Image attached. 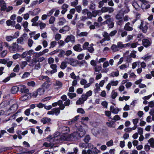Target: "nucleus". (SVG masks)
<instances>
[{"label":"nucleus","instance_id":"nucleus-6","mask_svg":"<svg viewBox=\"0 0 154 154\" xmlns=\"http://www.w3.org/2000/svg\"><path fill=\"white\" fill-rule=\"evenodd\" d=\"M140 8L143 9H147L150 7L149 3L145 0H140Z\"/></svg>","mask_w":154,"mask_h":154},{"label":"nucleus","instance_id":"nucleus-21","mask_svg":"<svg viewBox=\"0 0 154 154\" xmlns=\"http://www.w3.org/2000/svg\"><path fill=\"white\" fill-rule=\"evenodd\" d=\"M51 119L50 118L48 117H44L42 118L41 120V122L43 124H45L48 123L50 122Z\"/></svg>","mask_w":154,"mask_h":154},{"label":"nucleus","instance_id":"nucleus-35","mask_svg":"<svg viewBox=\"0 0 154 154\" xmlns=\"http://www.w3.org/2000/svg\"><path fill=\"white\" fill-rule=\"evenodd\" d=\"M111 49L113 52H116L118 50V47L117 45H116L113 44L111 47Z\"/></svg>","mask_w":154,"mask_h":154},{"label":"nucleus","instance_id":"nucleus-27","mask_svg":"<svg viewBox=\"0 0 154 154\" xmlns=\"http://www.w3.org/2000/svg\"><path fill=\"white\" fill-rule=\"evenodd\" d=\"M66 22V19L64 17L60 18L58 24L59 26H62Z\"/></svg>","mask_w":154,"mask_h":154},{"label":"nucleus","instance_id":"nucleus-25","mask_svg":"<svg viewBox=\"0 0 154 154\" xmlns=\"http://www.w3.org/2000/svg\"><path fill=\"white\" fill-rule=\"evenodd\" d=\"M19 90V86H14L11 88V92L12 94H15L18 92Z\"/></svg>","mask_w":154,"mask_h":154},{"label":"nucleus","instance_id":"nucleus-52","mask_svg":"<svg viewBox=\"0 0 154 154\" xmlns=\"http://www.w3.org/2000/svg\"><path fill=\"white\" fill-rule=\"evenodd\" d=\"M33 43V42L31 39L30 38L28 39V45L29 47H31Z\"/></svg>","mask_w":154,"mask_h":154},{"label":"nucleus","instance_id":"nucleus-33","mask_svg":"<svg viewBox=\"0 0 154 154\" xmlns=\"http://www.w3.org/2000/svg\"><path fill=\"white\" fill-rule=\"evenodd\" d=\"M78 64L80 66H85V67L87 66V63L85 60H83L80 61L79 63H78Z\"/></svg>","mask_w":154,"mask_h":154},{"label":"nucleus","instance_id":"nucleus-22","mask_svg":"<svg viewBox=\"0 0 154 154\" xmlns=\"http://www.w3.org/2000/svg\"><path fill=\"white\" fill-rule=\"evenodd\" d=\"M25 40L23 36H21L18 38L17 40V44H20L21 45H24V41Z\"/></svg>","mask_w":154,"mask_h":154},{"label":"nucleus","instance_id":"nucleus-47","mask_svg":"<svg viewBox=\"0 0 154 154\" xmlns=\"http://www.w3.org/2000/svg\"><path fill=\"white\" fill-rule=\"evenodd\" d=\"M91 150L92 151L93 154H97L100 152V151L95 147L92 149Z\"/></svg>","mask_w":154,"mask_h":154},{"label":"nucleus","instance_id":"nucleus-55","mask_svg":"<svg viewBox=\"0 0 154 154\" xmlns=\"http://www.w3.org/2000/svg\"><path fill=\"white\" fill-rule=\"evenodd\" d=\"M74 152H68L67 153V154H76L78 151V148L76 147L75 148L73 149Z\"/></svg>","mask_w":154,"mask_h":154},{"label":"nucleus","instance_id":"nucleus-44","mask_svg":"<svg viewBox=\"0 0 154 154\" xmlns=\"http://www.w3.org/2000/svg\"><path fill=\"white\" fill-rule=\"evenodd\" d=\"M123 15L120 13H118L116 16V18L117 20H120L122 19Z\"/></svg>","mask_w":154,"mask_h":154},{"label":"nucleus","instance_id":"nucleus-16","mask_svg":"<svg viewBox=\"0 0 154 154\" xmlns=\"http://www.w3.org/2000/svg\"><path fill=\"white\" fill-rule=\"evenodd\" d=\"M40 9L37 8L34 9L33 11H29V14L32 16H35L39 14Z\"/></svg>","mask_w":154,"mask_h":154},{"label":"nucleus","instance_id":"nucleus-4","mask_svg":"<svg viewBox=\"0 0 154 154\" xmlns=\"http://www.w3.org/2000/svg\"><path fill=\"white\" fill-rule=\"evenodd\" d=\"M18 105L16 103L14 104L9 109L7 110L6 115H9L10 114L14 112L17 109Z\"/></svg>","mask_w":154,"mask_h":154},{"label":"nucleus","instance_id":"nucleus-2","mask_svg":"<svg viewBox=\"0 0 154 154\" xmlns=\"http://www.w3.org/2000/svg\"><path fill=\"white\" fill-rule=\"evenodd\" d=\"M19 45L16 42L13 43L9 48V51L11 53H15L20 51Z\"/></svg>","mask_w":154,"mask_h":154},{"label":"nucleus","instance_id":"nucleus-58","mask_svg":"<svg viewBox=\"0 0 154 154\" xmlns=\"http://www.w3.org/2000/svg\"><path fill=\"white\" fill-rule=\"evenodd\" d=\"M39 25L40 29H42L45 28L46 26V24L45 23H44L42 22H41L39 23Z\"/></svg>","mask_w":154,"mask_h":154},{"label":"nucleus","instance_id":"nucleus-30","mask_svg":"<svg viewBox=\"0 0 154 154\" xmlns=\"http://www.w3.org/2000/svg\"><path fill=\"white\" fill-rule=\"evenodd\" d=\"M95 88L94 89V92L96 94V93H97L99 91H100V86L97 83L95 84Z\"/></svg>","mask_w":154,"mask_h":154},{"label":"nucleus","instance_id":"nucleus-28","mask_svg":"<svg viewBox=\"0 0 154 154\" xmlns=\"http://www.w3.org/2000/svg\"><path fill=\"white\" fill-rule=\"evenodd\" d=\"M103 37H104V39L106 40L109 41L110 40V38L109 34L106 32H104L103 35Z\"/></svg>","mask_w":154,"mask_h":154},{"label":"nucleus","instance_id":"nucleus-40","mask_svg":"<svg viewBox=\"0 0 154 154\" xmlns=\"http://www.w3.org/2000/svg\"><path fill=\"white\" fill-rule=\"evenodd\" d=\"M15 23V22L14 21H12L10 20H8L6 22V23L8 26L13 25Z\"/></svg>","mask_w":154,"mask_h":154},{"label":"nucleus","instance_id":"nucleus-5","mask_svg":"<svg viewBox=\"0 0 154 154\" xmlns=\"http://www.w3.org/2000/svg\"><path fill=\"white\" fill-rule=\"evenodd\" d=\"M66 61L68 63L70 64L73 66H76L78 64V61L75 59L69 58H66Z\"/></svg>","mask_w":154,"mask_h":154},{"label":"nucleus","instance_id":"nucleus-39","mask_svg":"<svg viewBox=\"0 0 154 154\" xmlns=\"http://www.w3.org/2000/svg\"><path fill=\"white\" fill-rule=\"evenodd\" d=\"M93 44H91L89 45V46L88 47L87 49L89 52L90 53L93 52L94 50V48L93 47Z\"/></svg>","mask_w":154,"mask_h":154},{"label":"nucleus","instance_id":"nucleus-50","mask_svg":"<svg viewBox=\"0 0 154 154\" xmlns=\"http://www.w3.org/2000/svg\"><path fill=\"white\" fill-rule=\"evenodd\" d=\"M79 146L81 148H86L87 147V143H80L79 144Z\"/></svg>","mask_w":154,"mask_h":154},{"label":"nucleus","instance_id":"nucleus-62","mask_svg":"<svg viewBox=\"0 0 154 154\" xmlns=\"http://www.w3.org/2000/svg\"><path fill=\"white\" fill-rule=\"evenodd\" d=\"M112 86H116L118 83V81H111L109 83Z\"/></svg>","mask_w":154,"mask_h":154},{"label":"nucleus","instance_id":"nucleus-17","mask_svg":"<svg viewBox=\"0 0 154 154\" xmlns=\"http://www.w3.org/2000/svg\"><path fill=\"white\" fill-rule=\"evenodd\" d=\"M110 110L111 112L114 114H117L120 111L119 109L118 108H115L113 106H111L110 108Z\"/></svg>","mask_w":154,"mask_h":154},{"label":"nucleus","instance_id":"nucleus-41","mask_svg":"<svg viewBox=\"0 0 154 154\" xmlns=\"http://www.w3.org/2000/svg\"><path fill=\"white\" fill-rule=\"evenodd\" d=\"M151 57V56L147 54L145 55L143 58L144 60L146 61H149V60L150 59Z\"/></svg>","mask_w":154,"mask_h":154},{"label":"nucleus","instance_id":"nucleus-20","mask_svg":"<svg viewBox=\"0 0 154 154\" xmlns=\"http://www.w3.org/2000/svg\"><path fill=\"white\" fill-rule=\"evenodd\" d=\"M57 65L56 64H51V65L50 67L52 70H51L50 72V73L52 74L56 72L57 71Z\"/></svg>","mask_w":154,"mask_h":154},{"label":"nucleus","instance_id":"nucleus-12","mask_svg":"<svg viewBox=\"0 0 154 154\" xmlns=\"http://www.w3.org/2000/svg\"><path fill=\"white\" fill-rule=\"evenodd\" d=\"M124 29L126 31H131L133 30V25L129 22H128L125 25Z\"/></svg>","mask_w":154,"mask_h":154},{"label":"nucleus","instance_id":"nucleus-23","mask_svg":"<svg viewBox=\"0 0 154 154\" xmlns=\"http://www.w3.org/2000/svg\"><path fill=\"white\" fill-rule=\"evenodd\" d=\"M94 79L93 78H91L89 79V83L87 84L84 86V88H86L89 87L94 82Z\"/></svg>","mask_w":154,"mask_h":154},{"label":"nucleus","instance_id":"nucleus-54","mask_svg":"<svg viewBox=\"0 0 154 154\" xmlns=\"http://www.w3.org/2000/svg\"><path fill=\"white\" fill-rule=\"evenodd\" d=\"M43 146L46 147L52 148V146L51 144L50 143H48L46 142H45L43 144Z\"/></svg>","mask_w":154,"mask_h":154},{"label":"nucleus","instance_id":"nucleus-1","mask_svg":"<svg viewBox=\"0 0 154 154\" xmlns=\"http://www.w3.org/2000/svg\"><path fill=\"white\" fill-rule=\"evenodd\" d=\"M75 127L76 128V131L70 134L69 139L65 134H62L60 132H56L54 134L52 137L53 140L56 143L60 142L61 141L75 140L79 138L82 137L85 134V129L88 128L86 125L83 124L82 125L80 124L76 123Z\"/></svg>","mask_w":154,"mask_h":154},{"label":"nucleus","instance_id":"nucleus-46","mask_svg":"<svg viewBox=\"0 0 154 154\" xmlns=\"http://www.w3.org/2000/svg\"><path fill=\"white\" fill-rule=\"evenodd\" d=\"M117 93L115 92L114 90H113L111 94L112 98L113 99H115L117 96Z\"/></svg>","mask_w":154,"mask_h":154},{"label":"nucleus","instance_id":"nucleus-56","mask_svg":"<svg viewBox=\"0 0 154 154\" xmlns=\"http://www.w3.org/2000/svg\"><path fill=\"white\" fill-rule=\"evenodd\" d=\"M30 75V73L28 72H25L23 74L22 78L23 79H25L27 78Z\"/></svg>","mask_w":154,"mask_h":154},{"label":"nucleus","instance_id":"nucleus-7","mask_svg":"<svg viewBox=\"0 0 154 154\" xmlns=\"http://www.w3.org/2000/svg\"><path fill=\"white\" fill-rule=\"evenodd\" d=\"M141 43L145 47L147 48L151 45L152 41L149 38H144L143 39Z\"/></svg>","mask_w":154,"mask_h":154},{"label":"nucleus","instance_id":"nucleus-48","mask_svg":"<svg viewBox=\"0 0 154 154\" xmlns=\"http://www.w3.org/2000/svg\"><path fill=\"white\" fill-rule=\"evenodd\" d=\"M116 23L117 25L121 27L124 24V21L122 19L119 20Z\"/></svg>","mask_w":154,"mask_h":154},{"label":"nucleus","instance_id":"nucleus-26","mask_svg":"<svg viewBox=\"0 0 154 154\" xmlns=\"http://www.w3.org/2000/svg\"><path fill=\"white\" fill-rule=\"evenodd\" d=\"M45 58L43 57H42L39 58L38 60H37L36 58H34L32 60H33V63H36L37 62H41L45 60Z\"/></svg>","mask_w":154,"mask_h":154},{"label":"nucleus","instance_id":"nucleus-37","mask_svg":"<svg viewBox=\"0 0 154 154\" xmlns=\"http://www.w3.org/2000/svg\"><path fill=\"white\" fill-rule=\"evenodd\" d=\"M5 39L7 42H11L14 39L13 36L11 35H8L6 36Z\"/></svg>","mask_w":154,"mask_h":154},{"label":"nucleus","instance_id":"nucleus-43","mask_svg":"<svg viewBox=\"0 0 154 154\" xmlns=\"http://www.w3.org/2000/svg\"><path fill=\"white\" fill-rule=\"evenodd\" d=\"M54 114L56 116H58L60 112V110L59 108H54Z\"/></svg>","mask_w":154,"mask_h":154},{"label":"nucleus","instance_id":"nucleus-53","mask_svg":"<svg viewBox=\"0 0 154 154\" xmlns=\"http://www.w3.org/2000/svg\"><path fill=\"white\" fill-rule=\"evenodd\" d=\"M89 45V43L88 42H86L83 44L82 47L84 50H86L88 48Z\"/></svg>","mask_w":154,"mask_h":154},{"label":"nucleus","instance_id":"nucleus-14","mask_svg":"<svg viewBox=\"0 0 154 154\" xmlns=\"http://www.w3.org/2000/svg\"><path fill=\"white\" fill-rule=\"evenodd\" d=\"M140 28L144 33L146 32L148 29V26L145 24L144 26L143 21L142 20L141 21V24Z\"/></svg>","mask_w":154,"mask_h":154},{"label":"nucleus","instance_id":"nucleus-11","mask_svg":"<svg viewBox=\"0 0 154 154\" xmlns=\"http://www.w3.org/2000/svg\"><path fill=\"white\" fill-rule=\"evenodd\" d=\"M6 4L4 0L0 1V10L1 11H5L6 9Z\"/></svg>","mask_w":154,"mask_h":154},{"label":"nucleus","instance_id":"nucleus-64","mask_svg":"<svg viewBox=\"0 0 154 154\" xmlns=\"http://www.w3.org/2000/svg\"><path fill=\"white\" fill-rule=\"evenodd\" d=\"M61 37V35L60 34H57L55 35V38L57 41L59 40Z\"/></svg>","mask_w":154,"mask_h":154},{"label":"nucleus","instance_id":"nucleus-24","mask_svg":"<svg viewBox=\"0 0 154 154\" xmlns=\"http://www.w3.org/2000/svg\"><path fill=\"white\" fill-rule=\"evenodd\" d=\"M9 102L8 101H4L2 102L0 104V107L2 108L6 107L9 105Z\"/></svg>","mask_w":154,"mask_h":154},{"label":"nucleus","instance_id":"nucleus-51","mask_svg":"<svg viewBox=\"0 0 154 154\" xmlns=\"http://www.w3.org/2000/svg\"><path fill=\"white\" fill-rule=\"evenodd\" d=\"M57 42L55 41L51 42L50 46L49 47V48L50 49L51 48H53L57 45Z\"/></svg>","mask_w":154,"mask_h":154},{"label":"nucleus","instance_id":"nucleus-8","mask_svg":"<svg viewBox=\"0 0 154 154\" xmlns=\"http://www.w3.org/2000/svg\"><path fill=\"white\" fill-rule=\"evenodd\" d=\"M132 5L136 10H139L140 8V0H134L132 2Z\"/></svg>","mask_w":154,"mask_h":154},{"label":"nucleus","instance_id":"nucleus-63","mask_svg":"<svg viewBox=\"0 0 154 154\" xmlns=\"http://www.w3.org/2000/svg\"><path fill=\"white\" fill-rule=\"evenodd\" d=\"M55 8H53L50 10L49 12H48L47 13V15L49 17L51 16L53 14L54 12L55 11Z\"/></svg>","mask_w":154,"mask_h":154},{"label":"nucleus","instance_id":"nucleus-36","mask_svg":"<svg viewBox=\"0 0 154 154\" xmlns=\"http://www.w3.org/2000/svg\"><path fill=\"white\" fill-rule=\"evenodd\" d=\"M67 62L66 61V59L60 65V67L62 69H65L67 67Z\"/></svg>","mask_w":154,"mask_h":154},{"label":"nucleus","instance_id":"nucleus-15","mask_svg":"<svg viewBox=\"0 0 154 154\" xmlns=\"http://www.w3.org/2000/svg\"><path fill=\"white\" fill-rule=\"evenodd\" d=\"M70 27L68 26H65L59 30V32L63 34L69 31Z\"/></svg>","mask_w":154,"mask_h":154},{"label":"nucleus","instance_id":"nucleus-13","mask_svg":"<svg viewBox=\"0 0 154 154\" xmlns=\"http://www.w3.org/2000/svg\"><path fill=\"white\" fill-rule=\"evenodd\" d=\"M54 87L55 89L57 90L60 88L62 86V83L59 81H56L54 84Z\"/></svg>","mask_w":154,"mask_h":154},{"label":"nucleus","instance_id":"nucleus-42","mask_svg":"<svg viewBox=\"0 0 154 154\" xmlns=\"http://www.w3.org/2000/svg\"><path fill=\"white\" fill-rule=\"evenodd\" d=\"M91 139L90 136L88 135H86L84 139V141L86 143H88Z\"/></svg>","mask_w":154,"mask_h":154},{"label":"nucleus","instance_id":"nucleus-59","mask_svg":"<svg viewBox=\"0 0 154 154\" xmlns=\"http://www.w3.org/2000/svg\"><path fill=\"white\" fill-rule=\"evenodd\" d=\"M20 57L21 55L18 53H16L13 55V58L14 60L17 59Z\"/></svg>","mask_w":154,"mask_h":154},{"label":"nucleus","instance_id":"nucleus-3","mask_svg":"<svg viewBox=\"0 0 154 154\" xmlns=\"http://www.w3.org/2000/svg\"><path fill=\"white\" fill-rule=\"evenodd\" d=\"M59 131L61 132L62 134H65L68 137H69V139L70 138V135H68L67 134L70 131L69 127L65 126H62L60 128H59Z\"/></svg>","mask_w":154,"mask_h":154},{"label":"nucleus","instance_id":"nucleus-31","mask_svg":"<svg viewBox=\"0 0 154 154\" xmlns=\"http://www.w3.org/2000/svg\"><path fill=\"white\" fill-rule=\"evenodd\" d=\"M44 92V89L42 88H39L37 90V91L36 92V95H35V97H36L38 94L41 95L43 94Z\"/></svg>","mask_w":154,"mask_h":154},{"label":"nucleus","instance_id":"nucleus-45","mask_svg":"<svg viewBox=\"0 0 154 154\" xmlns=\"http://www.w3.org/2000/svg\"><path fill=\"white\" fill-rule=\"evenodd\" d=\"M32 63H31V64H33V65L35 64V69L36 70H38L41 67V65L40 64L38 63L37 64H36V63H33V60H32Z\"/></svg>","mask_w":154,"mask_h":154},{"label":"nucleus","instance_id":"nucleus-34","mask_svg":"<svg viewBox=\"0 0 154 154\" xmlns=\"http://www.w3.org/2000/svg\"><path fill=\"white\" fill-rule=\"evenodd\" d=\"M148 142L152 148H154V139L153 138H151L149 140Z\"/></svg>","mask_w":154,"mask_h":154},{"label":"nucleus","instance_id":"nucleus-32","mask_svg":"<svg viewBox=\"0 0 154 154\" xmlns=\"http://www.w3.org/2000/svg\"><path fill=\"white\" fill-rule=\"evenodd\" d=\"M29 95H30L29 94H25L24 95L21 96L20 97V99L21 101L25 100L29 98L28 96H29Z\"/></svg>","mask_w":154,"mask_h":154},{"label":"nucleus","instance_id":"nucleus-49","mask_svg":"<svg viewBox=\"0 0 154 154\" xmlns=\"http://www.w3.org/2000/svg\"><path fill=\"white\" fill-rule=\"evenodd\" d=\"M68 96L70 99H72L76 96V94L75 93H68L67 94Z\"/></svg>","mask_w":154,"mask_h":154},{"label":"nucleus","instance_id":"nucleus-61","mask_svg":"<svg viewBox=\"0 0 154 154\" xmlns=\"http://www.w3.org/2000/svg\"><path fill=\"white\" fill-rule=\"evenodd\" d=\"M55 20V17L53 16L51 17L49 20V23L50 24H53Z\"/></svg>","mask_w":154,"mask_h":154},{"label":"nucleus","instance_id":"nucleus-29","mask_svg":"<svg viewBox=\"0 0 154 154\" xmlns=\"http://www.w3.org/2000/svg\"><path fill=\"white\" fill-rule=\"evenodd\" d=\"M118 34L119 35L121 34V36L123 37L127 35V32L126 31H123L122 29H119L118 32Z\"/></svg>","mask_w":154,"mask_h":154},{"label":"nucleus","instance_id":"nucleus-60","mask_svg":"<svg viewBox=\"0 0 154 154\" xmlns=\"http://www.w3.org/2000/svg\"><path fill=\"white\" fill-rule=\"evenodd\" d=\"M84 101L82 99V98H79L78 100L76 102V104H81L84 103Z\"/></svg>","mask_w":154,"mask_h":154},{"label":"nucleus","instance_id":"nucleus-18","mask_svg":"<svg viewBox=\"0 0 154 154\" xmlns=\"http://www.w3.org/2000/svg\"><path fill=\"white\" fill-rule=\"evenodd\" d=\"M73 49L77 52H81L83 50L81 45L80 44H77L73 47Z\"/></svg>","mask_w":154,"mask_h":154},{"label":"nucleus","instance_id":"nucleus-9","mask_svg":"<svg viewBox=\"0 0 154 154\" xmlns=\"http://www.w3.org/2000/svg\"><path fill=\"white\" fill-rule=\"evenodd\" d=\"M65 41L66 43L70 42L72 43H74L75 42V37L72 35H68Z\"/></svg>","mask_w":154,"mask_h":154},{"label":"nucleus","instance_id":"nucleus-19","mask_svg":"<svg viewBox=\"0 0 154 154\" xmlns=\"http://www.w3.org/2000/svg\"><path fill=\"white\" fill-rule=\"evenodd\" d=\"M141 43V40L140 39H138V41L137 42L131 44L130 48H136L138 45H140Z\"/></svg>","mask_w":154,"mask_h":154},{"label":"nucleus","instance_id":"nucleus-38","mask_svg":"<svg viewBox=\"0 0 154 154\" xmlns=\"http://www.w3.org/2000/svg\"><path fill=\"white\" fill-rule=\"evenodd\" d=\"M70 76L71 78L73 79H77L79 78V76H76L74 72H72L70 74Z\"/></svg>","mask_w":154,"mask_h":154},{"label":"nucleus","instance_id":"nucleus-57","mask_svg":"<svg viewBox=\"0 0 154 154\" xmlns=\"http://www.w3.org/2000/svg\"><path fill=\"white\" fill-rule=\"evenodd\" d=\"M102 69V67L100 66H96L94 68L95 71L96 72H99Z\"/></svg>","mask_w":154,"mask_h":154},{"label":"nucleus","instance_id":"nucleus-10","mask_svg":"<svg viewBox=\"0 0 154 154\" xmlns=\"http://www.w3.org/2000/svg\"><path fill=\"white\" fill-rule=\"evenodd\" d=\"M19 90L20 91L23 93L25 94H29L28 89L26 88L25 85H19Z\"/></svg>","mask_w":154,"mask_h":154}]
</instances>
